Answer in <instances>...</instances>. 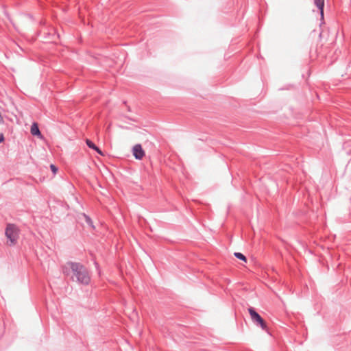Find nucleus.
<instances>
[{"label": "nucleus", "mask_w": 351, "mask_h": 351, "mask_svg": "<svg viewBox=\"0 0 351 351\" xmlns=\"http://www.w3.org/2000/svg\"><path fill=\"white\" fill-rule=\"evenodd\" d=\"M71 268L73 273V277H75L77 280L83 283L88 284L90 281V277L86 269L79 263H71Z\"/></svg>", "instance_id": "1"}, {"label": "nucleus", "mask_w": 351, "mask_h": 351, "mask_svg": "<svg viewBox=\"0 0 351 351\" xmlns=\"http://www.w3.org/2000/svg\"><path fill=\"white\" fill-rule=\"evenodd\" d=\"M19 229L13 224H8L5 230V236L9 240V245H14L19 238Z\"/></svg>", "instance_id": "2"}, {"label": "nucleus", "mask_w": 351, "mask_h": 351, "mask_svg": "<svg viewBox=\"0 0 351 351\" xmlns=\"http://www.w3.org/2000/svg\"><path fill=\"white\" fill-rule=\"evenodd\" d=\"M248 312L250 315L252 321L256 325L260 326L263 330H267V326L265 321L261 317V315L252 307L248 308Z\"/></svg>", "instance_id": "3"}, {"label": "nucleus", "mask_w": 351, "mask_h": 351, "mask_svg": "<svg viewBox=\"0 0 351 351\" xmlns=\"http://www.w3.org/2000/svg\"><path fill=\"white\" fill-rule=\"evenodd\" d=\"M133 155L137 160H141L145 156V151L140 144H136L132 149Z\"/></svg>", "instance_id": "4"}, {"label": "nucleus", "mask_w": 351, "mask_h": 351, "mask_svg": "<svg viewBox=\"0 0 351 351\" xmlns=\"http://www.w3.org/2000/svg\"><path fill=\"white\" fill-rule=\"evenodd\" d=\"M31 134L34 136H38L39 138H42L43 136L40 132L38 124L36 123H34L31 126Z\"/></svg>", "instance_id": "5"}, {"label": "nucleus", "mask_w": 351, "mask_h": 351, "mask_svg": "<svg viewBox=\"0 0 351 351\" xmlns=\"http://www.w3.org/2000/svg\"><path fill=\"white\" fill-rule=\"evenodd\" d=\"M315 4L320 10L321 15H324V0H314Z\"/></svg>", "instance_id": "6"}, {"label": "nucleus", "mask_w": 351, "mask_h": 351, "mask_svg": "<svg viewBox=\"0 0 351 351\" xmlns=\"http://www.w3.org/2000/svg\"><path fill=\"white\" fill-rule=\"evenodd\" d=\"M234 256H235L237 258H239V259H240V260H241V261H243L245 263H246V262H247V258H246V257H245L243 254H241V253H240V252H235V253H234Z\"/></svg>", "instance_id": "7"}, {"label": "nucleus", "mask_w": 351, "mask_h": 351, "mask_svg": "<svg viewBox=\"0 0 351 351\" xmlns=\"http://www.w3.org/2000/svg\"><path fill=\"white\" fill-rule=\"evenodd\" d=\"M86 143L88 146V147H90L91 149H94L96 147V145L89 139L86 140Z\"/></svg>", "instance_id": "8"}, {"label": "nucleus", "mask_w": 351, "mask_h": 351, "mask_svg": "<svg viewBox=\"0 0 351 351\" xmlns=\"http://www.w3.org/2000/svg\"><path fill=\"white\" fill-rule=\"evenodd\" d=\"M83 217H84V219H85L86 222V223L90 226H91L92 228H94V226H93V223H92L91 219H90L88 216H86V215H84Z\"/></svg>", "instance_id": "9"}, {"label": "nucleus", "mask_w": 351, "mask_h": 351, "mask_svg": "<svg viewBox=\"0 0 351 351\" xmlns=\"http://www.w3.org/2000/svg\"><path fill=\"white\" fill-rule=\"evenodd\" d=\"M50 168L54 174L57 173L58 168L54 165H51Z\"/></svg>", "instance_id": "10"}, {"label": "nucleus", "mask_w": 351, "mask_h": 351, "mask_svg": "<svg viewBox=\"0 0 351 351\" xmlns=\"http://www.w3.org/2000/svg\"><path fill=\"white\" fill-rule=\"evenodd\" d=\"M94 150H95L99 154L103 156L104 154L103 152L99 149V148L98 147H95V148L93 149Z\"/></svg>", "instance_id": "11"}, {"label": "nucleus", "mask_w": 351, "mask_h": 351, "mask_svg": "<svg viewBox=\"0 0 351 351\" xmlns=\"http://www.w3.org/2000/svg\"><path fill=\"white\" fill-rule=\"evenodd\" d=\"M4 141V136L3 134L0 133V143H2Z\"/></svg>", "instance_id": "12"}]
</instances>
